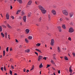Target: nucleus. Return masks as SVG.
Here are the masks:
<instances>
[{
	"label": "nucleus",
	"instance_id": "25",
	"mask_svg": "<svg viewBox=\"0 0 75 75\" xmlns=\"http://www.w3.org/2000/svg\"><path fill=\"white\" fill-rule=\"evenodd\" d=\"M41 20H42V17H40L39 19V22L41 21Z\"/></svg>",
	"mask_w": 75,
	"mask_h": 75
},
{
	"label": "nucleus",
	"instance_id": "46",
	"mask_svg": "<svg viewBox=\"0 0 75 75\" xmlns=\"http://www.w3.org/2000/svg\"><path fill=\"white\" fill-rule=\"evenodd\" d=\"M70 25H74V23H72V22H71Z\"/></svg>",
	"mask_w": 75,
	"mask_h": 75
},
{
	"label": "nucleus",
	"instance_id": "59",
	"mask_svg": "<svg viewBox=\"0 0 75 75\" xmlns=\"http://www.w3.org/2000/svg\"><path fill=\"white\" fill-rule=\"evenodd\" d=\"M66 19L67 20H69V18H66Z\"/></svg>",
	"mask_w": 75,
	"mask_h": 75
},
{
	"label": "nucleus",
	"instance_id": "16",
	"mask_svg": "<svg viewBox=\"0 0 75 75\" xmlns=\"http://www.w3.org/2000/svg\"><path fill=\"white\" fill-rule=\"evenodd\" d=\"M7 27H8V28H12V27L10 25L8 24H7Z\"/></svg>",
	"mask_w": 75,
	"mask_h": 75
},
{
	"label": "nucleus",
	"instance_id": "17",
	"mask_svg": "<svg viewBox=\"0 0 75 75\" xmlns=\"http://www.w3.org/2000/svg\"><path fill=\"white\" fill-rule=\"evenodd\" d=\"M31 3H32V1L31 0H30L28 3V4L29 5H30Z\"/></svg>",
	"mask_w": 75,
	"mask_h": 75
},
{
	"label": "nucleus",
	"instance_id": "52",
	"mask_svg": "<svg viewBox=\"0 0 75 75\" xmlns=\"http://www.w3.org/2000/svg\"><path fill=\"white\" fill-rule=\"evenodd\" d=\"M43 59H45V60H46V57H44L43 58Z\"/></svg>",
	"mask_w": 75,
	"mask_h": 75
},
{
	"label": "nucleus",
	"instance_id": "62",
	"mask_svg": "<svg viewBox=\"0 0 75 75\" xmlns=\"http://www.w3.org/2000/svg\"><path fill=\"white\" fill-rule=\"evenodd\" d=\"M60 70H59L58 71V74H60Z\"/></svg>",
	"mask_w": 75,
	"mask_h": 75
},
{
	"label": "nucleus",
	"instance_id": "45",
	"mask_svg": "<svg viewBox=\"0 0 75 75\" xmlns=\"http://www.w3.org/2000/svg\"><path fill=\"white\" fill-rule=\"evenodd\" d=\"M48 20L49 21H51V18H48Z\"/></svg>",
	"mask_w": 75,
	"mask_h": 75
},
{
	"label": "nucleus",
	"instance_id": "22",
	"mask_svg": "<svg viewBox=\"0 0 75 75\" xmlns=\"http://www.w3.org/2000/svg\"><path fill=\"white\" fill-rule=\"evenodd\" d=\"M35 50H36V51H38V52H41V53H42L41 51L40 50H39L38 49H35Z\"/></svg>",
	"mask_w": 75,
	"mask_h": 75
},
{
	"label": "nucleus",
	"instance_id": "32",
	"mask_svg": "<svg viewBox=\"0 0 75 75\" xmlns=\"http://www.w3.org/2000/svg\"><path fill=\"white\" fill-rule=\"evenodd\" d=\"M48 18H51V15L50 14L48 15Z\"/></svg>",
	"mask_w": 75,
	"mask_h": 75
},
{
	"label": "nucleus",
	"instance_id": "12",
	"mask_svg": "<svg viewBox=\"0 0 75 75\" xmlns=\"http://www.w3.org/2000/svg\"><path fill=\"white\" fill-rule=\"evenodd\" d=\"M74 13H69V16L70 17H72V16H73V15Z\"/></svg>",
	"mask_w": 75,
	"mask_h": 75
},
{
	"label": "nucleus",
	"instance_id": "19",
	"mask_svg": "<svg viewBox=\"0 0 75 75\" xmlns=\"http://www.w3.org/2000/svg\"><path fill=\"white\" fill-rule=\"evenodd\" d=\"M22 18V17L21 16H18V20H21Z\"/></svg>",
	"mask_w": 75,
	"mask_h": 75
},
{
	"label": "nucleus",
	"instance_id": "43",
	"mask_svg": "<svg viewBox=\"0 0 75 75\" xmlns=\"http://www.w3.org/2000/svg\"><path fill=\"white\" fill-rule=\"evenodd\" d=\"M1 71H3V67H1Z\"/></svg>",
	"mask_w": 75,
	"mask_h": 75
},
{
	"label": "nucleus",
	"instance_id": "49",
	"mask_svg": "<svg viewBox=\"0 0 75 75\" xmlns=\"http://www.w3.org/2000/svg\"><path fill=\"white\" fill-rule=\"evenodd\" d=\"M53 7L54 8H56V7H57V6L56 5H54L53 6Z\"/></svg>",
	"mask_w": 75,
	"mask_h": 75
},
{
	"label": "nucleus",
	"instance_id": "21",
	"mask_svg": "<svg viewBox=\"0 0 75 75\" xmlns=\"http://www.w3.org/2000/svg\"><path fill=\"white\" fill-rule=\"evenodd\" d=\"M31 16V13H29L28 14V17H30Z\"/></svg>",
	"mask_w": 75,
	"mask_h": 75
},
{
	"label": "nucleus",
	"instance_id": "4",
	"mask_svg": "<svg viewBox=\"0 0 75 75\" xmlns=\"http://www.w3.org/2000/svg\"><path fill=\"white\" fill-rule=\"evenodd\" d=\"M69 33H73L74 32V30H73V28H69Z\"/></svg>",
	"mask_w": 75,
	"mask_h": 75
},
{
	"label": "nucleus",
	"instance_id": "28",
	"mask_svg": "<svg viewBox=\"0 0 75 75\" xmlns=\"http://www.w3.org/2000/svg\"><path fill=\"white\" fill-rule=\"evenodd\" d=\"M41 45V44L40 43H38L36 45V46H37V47H39V46H40Z\"/></svg>",
	"mask_w": 75,
	"mask_h": 75
},
{
	"label": "nucleus",
	"instance_id": "60",
	"mask_svg": "<svg viewBox=\"0 0 75 75\" xmlns=\"http://www.w3.org/2000/svg\"><path fill=\"white\" fill-rule=\"evenodd\" d=\"M13 8V7H12V6L11 5V10Z\"/></svg>",
	"mask_w": 75,
	"mask_h": 75
},
{
	"label": "nucleus",
	"instance_id": "1",
	"mask_svg": "<svg viewBox=\"0 0 75 75\" xmlns=\"http://www.w3.org/2000/svg\"><path fill=\"white\" fill-rule=\"evenodd\" d=\"M38 7L39 9L41 10V11L43 14H45L46 13V10H45V9L42 6L40 5L38 6Z\"/></svg>",
	"mask_w": 75,
	"mask_h": 75
},
{
	"label": "nucleus",
	"instance_id": "55",
	"mask_svg": "<svg viewBox=\"0 0 75 75\" xmlns=\"http://www.w3.org/2000/svg\"><path fill=\"white\" fill-rule=\"evenodd\" d=\"M22 47V46H21V45H20V46H19V47L20 48H21Z\"/></svg>",
	"mask_w": 75,
	"mask_h": 75
},
{
	"label": "nucleus",
	"instance_id": "38",
	"mask_svg": "<svg viewBox=\"0 0 75 75\" xmlns=\"http://www.w3.org/2000/svg\"><path fill=\"white\" fill-rule=\"evenodd\" d=\"M11 68L13 69H14V66L12 65L11 66Z\"/></svg>",
	"mask_w": 75,
	"mask_h": 75
},
{
	"label": "nucleus",
	"instance_id": "50",
	"mask_svg": "<svg viewBox=\"0 0 75 75\" xmlns=\"http://www.w3.org/2000/svg\"><path fill=\"white\" fill-rule=\"evenodd\" d=\"M35 54H36V55H38V53L35 52Z\"/></svg>",
	"mask_w": 75,
	"mask_h": 75
},
{
	"label": "nucleus",
	"instance_id": "57",
	"mask_svg": "<svg viewBox=\"0 0 75 75\" xmlns=\"http://www.w3.org/2000/svg\"><path fill=\"white\" fill-rule=\"evenodd\" d=\"M62 19H61V18H60L59 19V21H62Z\"/></svg>",
	"mask_w": 75,
	"mask_h": 75
},
{
	"label": "nucleus",
	"instance_id": "20",
	"mask_svg": "<svg viewBox=\"0 0 75 75\" xmlns=\"http://www.w3.org/2000/svg\"><path fill=\"white\" fill-rule=\"evenodd\" d=\"M17 1H18L19 3H22V0H17Z\"/></svg>",
	"mask_w": 75,
	"mask_h": 75
},
{
	"label": "nucleus",
	"instance_id": "29",
	"mask_svg": "<svg viewBox=\"0 0 75 75\" xmlns=\"http://www.w3.org/2000/svg\"><path fill=\"white\" fill-rule=\"evenodd\" d=\"M0 31L1 32L2 31V27L1 26H0Z\"/></svg>",
	"mask_w": 75,
	"mask_h": 75
},
{
	"label": "nucleus",
	"instance_id": "2",
	"mask_svg": "<svg viewBox=\"0 0 75 75\" xmlns=\"http://www.w3.org/2000/svg\"><path fill=\"white\" fill-rule=\"evenodd\" d=\"M63 13L66 16H68V13L67 11L65 10L63 11Z\"/></svg>",
	"mask_w": 75,
	"mask_h": 75
},
{
	"label": "nucleus",
	"instance_id": "3",
	"mask_svg": "<svg viewBox=\"0 0 75 75\" xmlns=\"http://www.w3.org/2000/svg\"><path fill=\"white\" fill-rule=\"evenodd\" d=\"M50 44L52 46H54V40L53 39L51 40Z\"/></svg>",
	"mask_w": 75,
	"mask_h": 75
},
{
	"label": "nucleus",
	"instance_id": "37",
	"mask_svg": "<svg viewBox=\"0 0 75 75\" xmlns=\"http://www.w3.org/2000/svg\"><path fill=\"white\" fill-rule=\"evenodd\" d=\"M8 48H9L8 47H7L6 48V51L7 52H8Z\"/></svg>",
	"mask_w": 75,
	"mask_h": 75
},
{
	"label": "nucleus",
	"instance_id": "11",
	"mask_svg": "<svg viewBox=\"0 0 75 75\" xmlns=\"http://www.w3.org/2000/svg\"><path fill=\"white\" fill-rule=\"evenodd\" d=\"M21 11V9H20V10H18V11L16 13V14L17 15L18 14H19V13H20Z\"/></svg>",
	"mask_w": 75,
	"mask_h": 75
},
{
	"label": "nucleus",
	"instance_id": "7",
	"mask_svg": "<svg viewBox=\"0 0 75 75\" xmlns=\"http://www.w3.org/2000/svg\"><path fill=\"white\" fill-rule=\"evenodd\" d=\"M9 15H8V13H6V17L7 20H8L9 19Z\"/></svg>",
	"mask_w": 75,
	"mask_h": 75
},
{
	"label": "nucleus",
	"instance_id": "47",
	"mask_svg": "<svg viewBox=\"0 0 75 75\" xmlns=\"http://www.w3.org/2000/svg\"><path fill=\"white\" fill-rule=\"evenodd\" d=\"M72 54L73 55V57H75V54L74 53H73Z\"/></svg>",
	"mask_w": 75,
	"mask_h": 75
},
{
	"label": "nucleus",
	"instance_id": "39",
	"mask_svg": "<svg viewBox=\"0 0 75 75\" xmlns=\"http://www.w3.org/2000/svg\"><path fill=\"white\" fill-rule=\"evenodd\" d=\"M11 18H12L13 20H14V16H11Z\"/></svg>",
	"mask_w": 75,
	"mask_h": 75
},
{
	"label": "nucleus",
	"instance_id": "33",
	"mask_svg": "<svg viewBox=\"0 0 75 75\" xmlns=\"http://www.w3.org/2000/svg\"><path fill=\"white\" fill-rule=\"evenodd\" d=\"M5 50H4V51H3V55H4H4H5Z\"/></svg>",
	"mask_w": 75,
	"mask_h": 75
},
{
	"label": "nucleus",
	"instance_id": "64",
	"mask_svg": "<svg viewBox=\"0 0 75 75\" xmlns=\"http://www.w3.org/2000/svg\"><path fill=\"white\" fill-rule=\"evenodd\" d=\"M14 75H18L17 73H15Z\"/></svg>",
	"mask_w": 75,
	"mask_h": 75
},
{
	"label": "nucleus",
	"instance_id": "14",
	"mask_svg": "<svg viewBox=\"0 0 75 75\" xmlns=\"http://www.w3.org/2000/svg\"><path fill=\"white\" fill-rule=\"evenodd\" d=\"M29 31H30V30L28 29H26L25 30V32L27 34H28L29 33Z\"/></svg>",
	"mask_w": 75,
	"mask_h": 75
},
{
	"label": "nucleus",
	"instance_id": "8",
	"mask_svg": "<svg viewBox=\"0 0 75 75\" xmlns=\"http://www.w3.org/2000/svg\"><path fill=\"white\" fill-rule=\"evenodd\" d=\"M52 12L53 14H54V15H56V12L54 10H53L52 11Z\"/></svg>",
	"mask_w": 75,
	"mask_h": 75
},
{
	"label": "nucleus",
	"instance_id": "27",
	"mask_svg": "<svg viewBox=\"0 0 75 75\" xmlns=\"http://www.w3.org/2000/svg\"><path fill=\"white\" fill-rule=\"evenodd\" d=\"M64 59L65 60H66L67 61L68 60V58H67V57L65 56L64 57Z\"/></svg>",
	"mask_w": 75,
	"mask_h": 75
},
{
	"label": "nucleus",
	"instance_id": "56",
	"mask_svg": "<svg viewBox=\"0 0 75 75\" xmlns=\"http://www.w3.org/2000/svg\"><path fill=\"white\" fill-rule=\"evenodd\" d=\"M26 70V69H23L24 72H25Z\"/></svg>",
	"mask_w": 75,
	"mask_h": 75
},
{
	"label": "nucleus",
	"instance_id": "30",
	"mask_svg": "<svg viewBox=\"0 0 75 75\" xmlns=\"http://www.w3.org/2000/svg\"><path fill=\"white\" fill-rule=\"evenodd\" d=\"M1 36L3 37H4V34H3V33H1Z\"/></svg>",
	"mask_w": 75,
	"mask_h": 75
},
{
	"label": "nucleus",
	"instance_id": "34",
	"mask_svg": "<svg viewBox=\"0 0 75 75\" xmlns=\"http://www.w3.org/2000/svg\"><path fill=\"white\" fill-rule=\"evenodd\" d=\"M5 36L6 37V38H7V33L6 32L5 33Z\"/></svg>",
	"mask_w": 75,
	"mask_h": 75
},
{
	"label": "nucleus",
	"instance_id": "40",
	"mask_svg": "<svg viewBox=\"0 0 75 75\" xmlns=\"http://www.w3.org/2000/svg\"><path fill=\"white\" fill-rule=\"evenodd\" d=\"M34 65H33L32 67V69H34Z\"/></svg>",
	"mask_w": 75,
	"mask_h": 75
},
{
	"label": "nucleus",
	"instance_id": "41",
	"mask_svg": "<svg viewBox=\"0 0 75 75\" xmlns=\"http://www.w3.org/2000/svg\"><path fill=\"white\" fill-rule=\"evenodd\" d=\"M4 71H6V66H4Z\"/></svg>",
	"mask_w": 75,
	"mask_h": 75
},
{
	"label": "nucleus",
	"instance_id": "44",
	"mask_svg": "<svg viewBox=\"0 0 75 75\" xmlns=\"http://www.w3.org/2000/svg\"><path fill=\"white\" fill-rule=\"evenodd\" d=\"M53 59H54V60H55V61H57V59H56L55 57H54L53 58Z\"/></svg>",
	"mask_w": 75,
	"mask_h": 75
},
{
	"label": "nucleus",
	"instance_id": "63",
	"mask_svg": "<svg viewBox=\"0 0 75 75\" xmlns=\"http://www.w3.org/2000/svg\"><path fill=\"white\" fill-rule=\"evenodd\" d=\"M59 32H61V29H59Z\"/></svg>",
	"mask_w": 75,
	"mask_h": 75
},
{
	"label": "nucleus",
	"instance_id": "53",
	"mask_svg": "<svg viewBox=\"0 0 75 75\" xmlns=\"http://www.w3.org/2000/svg\"><path fill=\"white\" fill-rule=\"evenodd\" d=\"M50 65L49 64H47V67L48 68V67H49Z\"/></svg>",
	"mask_w": 75,
	"mask_h": 75
},
{
	"label": "nucleus",
	"instance_id": "6",
	"mask_svg": "<svg viewBox=\"0 0 75 75\" xmlns=\"http://www.w3.org/2000/svg\"><path fill=\"white\" fill-rule=\"evenodd\" d=\"M42 59V56L40 55L38 57V60L39 61H40V59Z\"/></svg>",
	"mask_w": 75,
	"mask_h": 75
},
{
	"label": "nucleus",
	"instance_id": "23",
	"mask_svg": "<svg viewBox=\"0 0 75 75\" xmlns=\"http://www.w3.org/2000/svg\"><path fill=\"white\" fill-rule=\"evenodd\" d=\"M62 27L64 29H65V28H66V27H65V25H63Z\"/></svg>",
	"mask_w": 75,
	"mask_h": 75
},
{
	"label": "nucleus",
	"instance_id": "31",
	"mask_svg": "<svg viewBox=\"0 0 75 75\" xmlns=\"http://www.w3.org/2000/svg\"><path fill=\"white\" fill-rule=\"evenodd\" d=\"M25 14V13L23 11L22 12L21 16H24Z\"/></svg>",
	"mask_w": 75,
	"mask_h": 75
},
{
	"label": "nucleus",
	"instance_id": "26",
	"mask_svg": "<svg viewBox=\"0 0 75 75\" xmlns=\"http://www.w3.org/2000/svg\"><path fill=\"white\" fill-rule=\"evenodd\" d=\"M28 38L29 39V40H31V39H32V38H33V37H32V36H29V37H28Z\"/></svg>",
	"mask_w": 75,
	"mask_h": 75
},
{
	"label": "nucleus",
	"instance_id": "51",
	"mask_svg": "<svg viewBox=\"0 0 75 75\" xmlns=\"http://www.w3.org/2000/svg\"><path fill=\"white\" fill-rule=\"evenodd\" d=\"M16 42H18V40H17V39H16Z\"/></svg>",
	"mask_w": 75,
	"mask_h": 75
},
{
	"label": "nucleus",
	"instance_id": "58",
	"mask_svg": "<svg viewBox=\"0 0 75 75\" xmlns=\"http://www.w3.org/2000/svg\"><path fill=\"white\" fill-rule=\"evenodd\" d=\"M30 71L28 70H27L26 71V72H27V73H28V72H29Z\"/></svg>",
	"mask_w": 75,
	"mask_h": 75
},
{
	"label": "nucleus",
	"instance_id": "48",
	"mask_svg": "<svg viewBox=\"0 0 75 75\" xmlns=\"http://www.w3.org/2000/svg\"><path fill=\"white\" fill-rule=\"evenodd\" d=\"M57 28H58L59 30L61 29V27H60V26H58Z\"/></svg>",
	"mask_w": 75,
	"mask_h": 75
},
{
	"label": "nucleus",
	"instance_id": "9",
	"mask_svg": "<svg viewBox=\"0 0 75 75\" xmlns=\"http://www.w3.org/2000/svg\"><path fill=\"white\" fill-rule=\"evenodd\" d=\"M26 16H25L23 18V19L24 21V22H26Z\"/></svg>",
	"mask_w": 75,
	"mask_h": 75
},
{
	"label": "nucleus",
	"instance_id": "13",
	"mask_svg": "<svg viewBox=\"0 0 75 75\" xmlns=\"http://www.w3.org/2000/svg\"><path fill=\"white\" fill-rule=\"evenodd\" d=\"M57 51H58L59 52H61V50H60V48L59 47H57Z\"/></svg>",
	"mask_w": 75,
	"mask_h": 75
},
{
	"label": "nucleus",
	"instance_id": "36",
	"mask_svg": "<svg viewBox=\"0 0 75 75\" xmlns=\"http://www.w3.org/2000/svg\"><path fill=\"white\" fill-rule=\"evenodd\" d=\"M10 74L11 75H12V71L11 70H10Z\"/></svg>",
	"mask_w": 75,
	"mask_h": 75
},
{
	"label": "nucleus",
	"instance_id": "54",
	"mask_svg": "<svg viewBox=\"0 0 75 75\" xmlns=\"http://www.w3.org/2000/svg\"><path fill=\"white\" fill-rule=\"evenodd\" d=\"M13 50L12 49V48L11 47V48L10 49V51H11Z\"/></svg>",
	"mask_w": 75,
	"mask_h": 75
},
{
	"label": "nucleus",
	"instance_id": "10",
	"mask_svg": "<svg viewBox=\"0 0 75 75\" xmlns=\"http://www.w3.org/2000/svg\"><path fill=\"white\" fill-rule=\"evenodd\" d=\"M30 50L29 49H28L25 50V52H28V53L30 52Z\"/></svg>",
	"mask_w": 75,
	"mask_h": 75
},
{
	"label": "nucleus",
	"instance_id": "15",
	"mask_svg": "<svg viewBox=\"0 0 75 75\" xmlns=\"http://www.w3.org/2000/svg\"><path fill=\"white\" fill-rule=\"evenodd\" d=\"M69 71L71 73H71H72V69H71V66L69 67Z\"/></svg>",
	"mask_w": 75,
	"mask_h": 75
},
{
	"label": "nucleus",
	"instance_id": "18",
	"mask_svg": "<svg viewBox=\"0 0 75 75\" xmlns=\"http://www.w3.org/2000/svg\"><path fill=\"white\" fill-rule=\"evenodd\" d=\"M43 67V66L42 65V63H41L39 66L40 68H42V67Z\"/></svg>",
	"mask_w": 75,
	"mask_h": 75
},
{
	"label": "nucleus",
	"instance_id": "35",
	"mask_svg": "<svg viewBox=\"0 0 75 75\" xmlns=\"http://www.w3.org/2000/svg\"><path fill=\"white\" fill-rule=\"evenodd\" d=\"M51 63H52V64H54V61H53L52 60H51Z\"/></svg>",
	"mask_w": 75,
	"mask_h": 75
},
{
	"label": "nucleus",
	"instance_id": "5",
	"mask_svg": "<svg viewBox=\"0 0 75 75\" xmlns=\"http://www.w3.org/2000/svg\"><path fill=\"white\" fill-rule=\"evenodd\" d=\"M47 37L48 40H50V38H51V34H47Z\"/></svg>",
	"mask_w": 75,
	"mask_h": 75
},
{
	"label": "nucleus",
	"instance_id": "61",
	"mask_svg": "<svg viewBox=\"0 0 75 75\" xmlns=\"http://www.w3.org/2000/svg\"><path fill=\"white\" fill-rule=\"evenodd\" d=\"M52 68L53 70H55V68H54L53 67H52Z\"/></svg>",
	"mask_w": 75,
	"mask_h": 75
},
{
	"label": "nucleus",
	"instance_id": "24",
	"mask_svg": "<svg viewBox=\"0 0 75 75\" xmlns=\"http://www.w3.org/2000/svg\"><path fill=\"white\" fill-rule=\"evenodd\" d=\"M25 41L26 42V43H28V40L27 39V38L25 39Z\"/></svg>",
	"mask_w": 75,
	"mask_h": 75
},
{
	"label": "nucleus",
	"instance_id": "42",
	"mask_svg": "<svg viewBox=\"0 0 75 75\" xmlns=\"http://www.w3.org/2000/svg\"><path fill=\"white\" fill-rule=\"evenodd\" d=\"M68 40H70V41H71V38L70 37H69L68 38Z\"/></svg>",
	"mask_w": 75,
	"mask_h": 75
}]
</instances>
